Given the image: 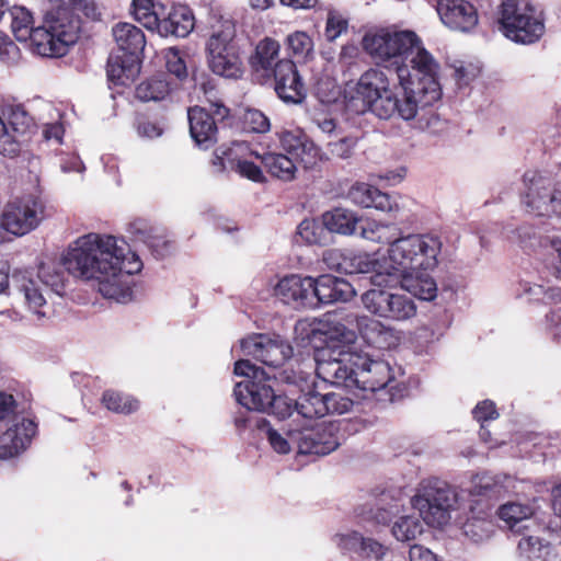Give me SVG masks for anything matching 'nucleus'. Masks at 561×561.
<instances>
[{"instance_id":"f257e3e1","label":"nucleus","mask_w":561,"mask_h":561,"mask_svg":"<svg viewBox=\"0 0 561 561\" xmlns=\"http://www.w3.org/2000/svg\"><path fill=\"white\" fill-rule=\"evenodd\" d=\"M439 65L431 53H422L413 61V72L398 68L399 87L390 88V81L383 70L369 68L358 79L356 96L362 101V111L369 110L381 119L398 116L404 121L413 119L417 110L432 106L440 100L442 89L438 82Z\"/></svg>"},{"instance_id":"f03ea898","label":"nucleus","mask_w":561,"mask_h":561,"mask_svg":"<svg viewBox=\"0 0 561 561\" xmlns=\"http://www.w3.org/2000/svg\"><path fill=\"white\" fill-rule=\"evenodd\" d=\"M64 265L75 277L96 283L106 299L126 302L133 296V276L142 270V261L125 239L89 232L69 243Z\"/></svg>"},{"instance_id":"7ed1b4c3","label":"nucleus","mask_w":561,"mask_h":561,"mask_svg":"<svg viewBox=\"0 0 561 561\" xmlns=\"http://www.w3.org/2000/svg\"><path fill=\"white\" fill-rule=\"evenodd\" d=\"M323 333L329 341L337 344L318 351L316 373L320 379L336 387L371 392L394 381L390 364L358 352L355 345L356 333L345 324L328 322Z\"/></svg>"},{"instance_id":"20e7f679","label":"nucleus","mask_w":561,"mask_h":561,"mask_svg":"<svg viewBox=\"0 0 561 561\" xmlns=\"http://www.w3.org/2000/svg\"><path fill=\"white\" fill-rule=\"evenodd\" d=\"M442 245L440 238L432 233L398 234L382 254L383 273L374 277V286L400 285L421 300H434L437 285L428 272L438 265Z\"/></svg>"},{"instance_id":"39448f33","label":"nucleus","mask_w":561,"mask_h":561,"mask_svg":"<svg viewBox=\"0 0 561 561\" xmlns=\"http://www.w3.org/2000/svg\"><path fill=\"white\" fill-rule=\"evenodd\" d=\"M48 3L43 25L35 28L36 53L43 57H61L79 38V12L91 20H98L100 12L94 0H48Z\"/></svg>"},{"instance_id":"423d86ee","label":"nucleus","mask_w":561,"mask_h":561,"mask_svg":"<svg viewBox=\"0 0 561 561\" xmlns=\"http://www.w3.org/2000/svg\"><path fill=\"white\" fill-rule=\"evenodd\" d=\"M67 277L64 268L56 262H42L36 271H15L11 275V287L23 301L24 307L37 321L50 317L48 301L53 296L62 297Z\"/></svg>"},{"instance_id":"0eeeda50","label":"nucleus","mask_w":561,"mask_h":561,"mask_svg":"<svg viewBox=\"0 0 561 561\" xmlns=\"http://www.w3.org/2000/svg\"><path fill=\"white\" fill-rule=\"evenodd\" d=\"M236 376L244 377L245 380L237 382L233 394L239 404L248 410L267 412L278 419H297L295 400L286 396H276L272 387L262 379L270 376L248 359H239L234 364Z\"/></svg>"},{"instance_id":"6e6552de","label":"nucleus","mask_w":561,"mask_h":561,"mask_svg":"<svg viewBox=\"0 0 561 561\" xmlns=\"http://www.w3.org/2000/svg\"><path fill=\"white\" fill-rule=\"evenodd\" d=\"M363 48L377 66L393 69H409L413 72V61L419 54L428 53L422 39L413 31L389 32L380 30L363 37Z\"/></svg>"},{"instance_id":"1a4fd4ad","label":"nucleus","mask_w":561,"mask_h":561,"mask_svg":"<svg viewBox=\"0 0 561 561\" xmlns=\"http://www.w3.org/2000/svg\"><path fill=\"white\" fill-rule=\"evenodd\" d=\"M240 347L244 355L253 356L267 367L268 370L264 369V371L270 376L264 377L262 382L268 379L284 383H296L298 378L305 380L302 371H296L288 366L287 360L293 355V347L285 341L255 334L242 339Z\"/></svg>"},{"instance_id":"9d476101","label":"nucleus","mask_w":561,"mask_h":561,"mask_svg":"<svg viewBox=\"0 0 561 561\" xmlns=\"http://www.w3.org/2000/svg\"><path fill=\"white\" fill-rule=\"evenodd\" d=\"M206 50L209 68L214 73L229 79H238L242 76L241 47L233 20L221 19L213 25Z\"/></svg>"},{"instance_id":"9b49d317","label":"nucleus","mask_w":561,"mask_h":561,"mask_svg":"<svg viewBox=\"0 0 561 561\" xmlns=\"http://www.w3.org/2000/svg\"><path fill=\"white\" fill-rule=\"evenodd\" d=\"M411 505L428 526L443 527L459 506V494L447 482L428 479L420 483L411 499Z\"/></svg>"},{"instance_id":"f8f14e48","label":"nucleus","mask_w":561,"mask_h":561,"mask_svg":"<svg viewBox=\"0 0 561 561\" xmlns=\"http://www.w3.org/2000/svg\"><path fill=\"white\" fill-rule=\"evenodd\" d=\"M302 376L305 380L298 378L295 383L301 393L295 400L297 419H293L294 422L311 424L327 415H341L351 411L353 400L348 397L339 392L321 393L314 389L313 381H309V374L302 373Z\"/></svg>"},{"instance_id":"ddd939ff","label":"nucleus","mask_w":561,"mask_h":561,"mask_svg":"<svg viewBox=\"0 0 561 561\" xmlns=\"http://www.w3.org/2000/svg\"><path fill=\"white\" fill-rule=\"evenodd\" d=\"M497 22L503 35L519 44L536 43L545 33L543 20L536 15V9L517 0L502 2Z\"/></svg>"},{"instance_id":"4468645a","label":"nucleus","mask_w":561,"mask_h":561,"mask_svg":"<svg viewBox=\"0 0 561 561\" xmlns=\"http://www.w3.org/2000/svg\"><path fill=\"white\" fill-rule=\"evenodd\" d=\"M201 150H211L213 157L210 160L214 172L222 173L227 170H233L242 178H245L255 183H264L265 176L259 165L253 161L243 158L244 142H196Z\"/></svg>"},{"instance_id":"2eb2a0df","label":"nucleus","mask_w":561,"mask_h":561,"mask_svg":"<svg viewBox=\"0 0 561 561\" xmlns=\"http://www.w3.org/2000/svg\"><path fill=\"white\" fill-rule=\"evenodd\" d=\"M523 203L527 211L537 216H561V191L552 187L549 178L529 170L523 175Z\"/></svg>"},{"instance_id":"dca6fc26","label":"nucleus","mask_w":561,"mask_h":561,"mask_svg":"<svg viewBox=\"0 0 561 561\" xmlns=\"http://www.w3.org/2000/svg\"><path fill=\"white\" fill-rule=\"evenodd\" d=\"M45 218L44 202L33 195L10 201L1 215V226L14 236L22 237L35 230Z\"/></svg>"},{"instance_id":"f3484780","label":"nucleus","mask_w":561,"mask_h":561,"mask_svg":"<svg viewBox=\"0 0 561 561\" xmlns=\"http://www.w3.org/2000/svg\"><path fill=\"white\" fill-rule=\"evenodd\" d=\"M364 308L376 317L390 321H408L416 316V304L407 294L371 288L362 295Z\"/></svg>"},{"instance_id":"a211bd4d","label":"nucleus","mask_w":561,"mask_h":561,"mask_svg":"<svg viewBox=\"0 0 561 561\" xmlns=\"http://www.w3.org/2000/svg\"><path fill=\"white\" fill-rule=\"evenodd\" d=\"M210 111L199 105L187 108L192 140H216L219 128L232 125L233 116L222 102H210Z\"/></svg>"},{"instance_id":"6ab92c4d","label":"nucleus","mask_w":561,"mask_h":561,"mask_svg":"<svg viewBox=\"0 0 561 561\" xmlns=\"http://www.w3.org/2000/svg\"><path fill=\"white\" fill-rule=\"evenodd\" d=\"M300 454L325 456L340 446L337 422L300 424Z\"/></svg>"},{"instance_id":"aec40b11","label":"nucleus","mask_w":561,"mask_h":561,"mask_svg":"<svg viewBox=\"0 0 561 561\" xmlns=\"http://www.w3.org/2000/svg\"><path fill=\"white\" fill-rule=\"evenodd\" d=\"M267 81H273L277 96L286 103L298 104L306 98V85L296 64L290 59L278 60L274 71L266 77Z\"/></svg>"},{"instance_id":"412c9836","label":"nucleus","mask_w":561,"mask_h":561,"mask_svg":"<svg viewBox=\"0 0 561 561\" xmlns=\"http://www.w3.org/2000/svg\"><path fill=\"white\" fill-rule=\"evenodd\" d=\"M313 277L288 275L278 280L274 287V294L284 304L294 308H316L313 298Z\"/></svg>"},{"instance_id":"4be33fe9","label":"nucleus","mask_w":561,"mask_h":561,"mask_svg":"<svg viewBox=\"0 0 561 561\" xmlns=\"http://www.w3.org/2000/svg\"><path fill=\"white\" fill-rule=\"evenodd\" d=\"M437 13L447 27L463 33L472 31L479 22L476 7L467 0H438Z\"/></svg>"},{"instance_id":"5701e85b","label":"nucleus","mask_w":561,"mask_h":561,"mask_svg":"<svg viewBox=\"0 0 561 561\" xmlns=\"http://www.w3.org/2000/svg\"><path fill=\"white\" fill-rule=\"evenodd\" d=\"M37 424L31 417H21L0 435V459L7 460L24 453L36 435Z\"/></svg>"},{"instance_id":"b1692460","label":"nucleus","mask_w":561,"mask_h":561,"mask_svg":"<svg viewBox=\"0 0 561 561\" xmlns=\"http://www.w3.org/2000/svg\"><path fill=\"white\" fill-rule=\"evenodd\" d=\"M256 426L275 453L287 455L294 449H297L300 454L301 435L299 423L294 421L287 422L279 428H275L265 419H259Z\"/></svg>"},{"instance_id":"393cba45","label":"nucleus","mask_w":561,"mask_h":561,"mask_svg":"<svg viewBox=\"0 0 561 561\" xmlns=\"http://www.w3.org/2000/svg\"><path fill=\"white\" fill-rule=\"evenodd\" d=\"M195 26L193 11L185 4L162 5L157 32L161 36L186 37Z\"/></svg>"},{"instance_id":"a878e982","label":"nucleus","mask_w":561,"mask_h":561,"mask_svg":"<svg viewBox=\"0 0 561 561\" xmlns=\"http://www.w3.org/2000/svg\"><path fill=\"white\" fill-rule=\"evenodd\" d=\"M354 322L362 340L371 347L390 350L399 344V332L376 319L356 316Z\"/></svg>"},{"instance_id":"bb28decb","label":"nucleus","mask_w":561,"mask_h":561,"mask_svg":"<svg viewBox=\"0 0 561 561\" xmlns=\"http://www.w3.org/2000/svg\"><path fill=\"white\" fill-rule=\"evenodd\" d=\"M347 198L357 206L375 208L382 213L393 214L400 210L396 196L363 182H356L350 187Z\"/></svg>"},{"instance_id":"cd10ccee","label":"nucleus","mask_w":561,"mask_h":561,"mask_svg":"<svg viewBox=\"0 0 561 561\" xmlns=\"http://www.w3.org/2000/svg\"><path fill=\"white\" fill-rule=\"evenodd\" d=\"M316 308L320 304L346 302L355 296V289L345 279L332 275H321L313 278Z\"/></svg>"},{"instance_id":"c85d7f7f","label":"nucleus","mask_w":561,"mask_h":561,"mask_svg":"<svg viewBox=\"0 0 561 561\" xmlns=\"http://www.w3.org/2000/svg\"><path fill=\"white\" fill-rule=\"evenodd\" d=\"M382 254L381 253H365V252H345L342 262L329 263L330 268H335L348 274L356 273H370V282L374 285V277L379 273H383L381 270Z\"/></svg>"},{"instance_id":"c756f323","label":"nucleus","mask_w":561,"mask_h":561,"mask_svg":"<svg viewBox=\"0 0 561 561\" xmlns=\"http://www.w3.org/2000/svg\"><path fill=\"white\" fill-rule=\"evenodd\" d=\"M280 45L279 43L271 37H264L261 39L249 57V65L253 75L266 82V77L274 71V65L279 60Z\"/></svg>"},{"instance_id":"7c9ffc66","label":"nucleus","mask_w":561,"mask_h":561,"mask_svg":"<svg viewBox=\"0 0 561 561\" xmlns=\"http://www.w3.org/2000/svg\"><path fill=\"white\" fill-rule=\"evenodd\" d=\"M140 64V58H134L126 54L110 55L106 64L108 82L115 87L129 85L138 77Z\"/></svg>"},{"instance_id":"2f4dec72","label":"nucleus","mask_w":561,"mask_h":561,"mask_svg":"<svg viewBox=\"0 0 561 561\" xmlns=\"http://www.w3.org/2000/svg\"><path fill=\"white\" fill-rule=\"evenodd\" d=\"M114 39L122 51L133 56L134 58H140V54L144 51L146 46V37L144 32L134 24L127 22H119L113 27Z\"/></svg>"},{"instance_id":"473e14b6","label":"nucleus","mask_w":561,"mask_h":561,"mask_svg":"<svg viewBox=\"0 0 561 561\" xmlns=\"http://www.w3.org/2000/svg\"><path fill=\"white\" fill-rule=\"evenodd\" d=\"M499 518L505 526L517 534L528 530L534 525V510L530 505L520 502H507L500 506L497 511Z\"/></svg>"},{"instance_id":"72a5a7b5","label":"nucleus","mask_w":561,"mask_h":561,"mask_svg":"<svg viewBox=\"0 0 561 561\" xmlns=\"http://www.w3.org/2000/svg\"><path fill=\"white\" fill-rule=\"evenodd\" d=\"M522 561H557V553L549 542L534 535H524L517 546Z\"/></svg>"},{"instance_id":"f704fd0d","label":"nucleus","mask_w":561,"mask_h":561,"mask_svg":"<svg viewBox=\"0 0 561 561\" xmlns=\"http://www.w3.org/2000/svg\"><path fill=\"white\" fill-rule=\"evenodd\" d=\"M5 18L10 22L14 37L20 42L30 39L33 50L36 53V41H34L36 27H33L32 13L23 7H13L7 11Z\"/></svg>"},{"instance_id":"c9c22d12","label":"nucleus","mask_w":561,"mask_h":561,"mask_svg":"<svg viewBox=\"0 0 561 561\" xmlns=\"http://www.w3.org/2000/svg\"><path fill=\"white\" fill-rule=\"evenodd\" d=\"M359 218L351 209L337 207L322 215V225L330 231L343 236H351L356 231Z\"/></svg>"},{"instance_id":"e433bc0d","label":"nucleus","mask_w":561,"mask_h":561,"mask_svg":"<svg viewBox=\"0 0 561 561\" xmlns=\"http://www.w3.org/2000/svg\"><path fill=\"white\" fill-rule=\"evenodd\" d=\"M511 478L493 476L490 473L476 474L471 478L466 491L472 496H492L500 495L508 488L505 482H510Z\"/></svg>"},{"instance_id":"4c0bfd02","label":"nucleus","mask_w":561,"mask_h":561,"mask_svg":"<svg viewBox=\"0 0 561 561\" xmlns=\"http://www.w3.org/2000/svg\"><path fill=\"white\" fill-rule=\"evenodd\" d=\"M495 526L485 512L472 515L462 525V534L473 543H482L494 534Z\"/></svg>"},{"instance_id":"58836bf2","label":"nucleus","mask_w":561,"mask_h":561,"mask_svg":"<svg viewBox=\"0 0 561 561\" xmlns=\"http://www.w3.org/2000/svg\"><path fill=\"white\" fill-rule=\"evenodd\" d=\"M256 158L262 160L263 165L266 171L278 180L288 182L294 180L296 174V165L294 161L283 153H265L263 156H259L253 152Z\"/></svg>"},{"instance_id":"ea45409f","label":"nucleus","mask_w":561,"mask_h":561,"mask_svg":"<svg viewBox=\"0 0 561 561\" xmlns=\"http://www.w3.org/2000/svg\"><path fill=\"white\" fill-rule=\"evenodd\" d=\"M171 92V83L164 75L141 81L135 90V95L142 102L164 100Z\"/></svg>"},{"instance_id":"a19ab883","label":"nucleus","mask_w":561,"mask_h":561,"mask_svg":"<svg viewBox=\"0 0 561 561\" xmlns=\"http://www.w3.org/2000/svg\"><path fill=\"white\" fill-rule=\"evenodd\" d=\"M399 233L400 230L391 222L365 219L360 225L362 238L377 243L390 244Z\"/></svg>"},{"instance_id":"79ce46f5","label":"nucleus","mask_w":561,"mask_h":561,"mask_svg":"<svg viewBox=\"0 0 561 561\" xmlns=\"http://www.w3.org/2000/svg\"><path fill=\"white\" fill-rule=\"evenodd\" d=\"M101 402L105 409L117 414H131L139 409V401L135 397L113 389L103 392Z\"/></svg>"},{"instance_id":"37998d69","label":"nucleus","mask_w":561,"mask_h":561,"mask_svg":"<svg viewBox=\"0 0 561 561\" xmlns=\"http://www.w3.org/2000/svg\"><path fill=\"white\" fill-rule=\"evenodd\" d=\"M131 5L135 20L146 28L156 31L163 3H154L153 0H133Z\"/></svg>"},{"instance_id":"c03bdc74","label":"nucleus","mask_w":561,"mask_h":561,"mask_svg":"<svg viewBox=\"0 0 561 561\" xmlns=\"http://www.w3.org/2000/svg\"><path fill=\"white\" fill-rule=\"evenodd\" d=\"M423 533V525L419 517L414 515H403L398 517L392 526V536L401 542H409L417 538Z\"/></svg>"},{"instance_id":"a18cd8bd","label":"nucleus","mask_w":561,"mask_h":561,"mask_svg":"<svg viewBox=\"0 0 561 561\" xmlns=\"http://www.w3.org/2000/svg\"><path fill=\"white\" fill-rule=\"evenodd\" d=\"M517 296L528 301L550 302L561 300V290L559 288H546L540 284L520 282L517 288Z\"/></svg>"},{"instance_id":"49530a36","label":"nucleus","mask_w":561,"mask_h":561,"mask_svg":"<svg viewBox=\"0 0 561 561\" xmlns=\"http://www.w3.org/2000/svg\"><path fill=\"white\" fill-rule=\"evenodd\" d=\"M285 45L288 55L298 60H306L313 51L312 38L302 31L289 34L286 37Z\"/></svg>"},{"instance_id":"de8ad7c7","label":"nucleus","mask_w":561,"mask_h":561,"mask_svg":"<svg viewBox=\"0 0 561 561\" xmlns=\"http://www.w3.org/2000/svg\"><path fill=\"white\" fill-rule=\"evenodd\" d=\"M268 118L259 110H248L240 118V131L244 134H264L268 131Z\"/></svg>"},{"instance_id":"09e8293b","label":"nucleus","mask_w":561,"mask_h":561,"mask_svg":"<svg viewBox=\"0 0 561 561\" xmlns=\"http://www.w3.org/2000/svg\"><path fill=\"white\" fill-rule=\"evenodd\" d=\"M21 417H28L24 414V407L13 394L0 391V422H19Z\"/></svg>"},{"instance_id":"8fccbe9b","label":"nucleus","mask_w":561,"mask_h":561,"mask_svg":"<svg viewBox=\"0 0 561 561\" xmlns=\"http://www.w3.org/2000/svg\"><path fill=\"white\" fill-rule=\"evenodd\" d=\"M127 231L135 241L144 242L150 248H153L158 244L157 229L152 227L146 219H134L128 224Z\"/></svg>"},{"instance_id":"3c124183","label":"nucleus","mask_w":561,"mask_h":561,"mask_svg":"<svg viewBox=\"0 0 561 561\" xmlns=\"http://www.w3.org/2000/svg\"><path fill=\"white\" fill-rule=\"evenodd\" d=\"M290 153L298 157L306 168H312L318 161L328 159L327 152L317 142H297Z\"/></svg>"},{"instance_id":"603ef678","label":"nucleus","mask_w":561,"mask_h":561,"mask_svg":"<svg viewBox=\"0 0 561 561\" xmlns=\"http://www.w3.org/2000/svg\"><path fill=\"white\" fill-rule=\"evenodd\" d=\"M364 536L356 530L336 533L332 537L333 543L343 553L354 552L358 556Z\"/></svg>"},{"instance_id":"864d4df0","label":"nucleus","mask_w":561,"mask_h":561,"mask_svg":"<svg viewBox=\"0 0 561 561\" xmlns=\"http://www.w3.org/2000/svg\"><path fill=\"white\" fill-rule=\"evenodd\" d=\"M390 548L371 537H364L358 556L369 561H382L389 554Z\"/></svg>"},{"instance_id":"5fc2aeb1","label":"nucleus","mask_w":561,"mask_h":561,"mask_svg":"<svg viewBox=\"0 0 561 561\" xmlns=\"http://www.w3.org/2000/svg\"><path fill=\"white\" fill-rule=\"evenodd\" d=\"M165 68L170 75H173L179 80H184L187 77V67L185 60L180 55L176 48H169L165 53Z\"/></svg>"},{"instance_id":"6e6d98bb","label":"nucleus","mask_w":561,"mask_h":561,"mask_svg":"<svg viewBox=\"0 0 561 561\" xmlns=\"http://www.w3.org/2000/svg\"><path fill=\"white\" fill-rule=\"evenodd\" d=\"M297 234L302 241L316 244L322 240L323 227L314 219H305L299 224Z\"/></svg>"},{"instance_id":"4d7b16f0","label":"nucleus","mask_w":561,"mask_h":561,"mask_svg":"<svg viewBox=\"0 0 561 561\" xmlns=\"http://www.w3.org/2000/svg\"><path fill=\"white\" fill-rule=\"evenodd\" d=\"M134 126L140 137L152 139L161 137L163 134L162 126L158 122L151 121L146 115H138Z\"/></svg>"},{"instance_id":"13d9d810","label":"nucleus","mask_w":561,"mask_h":561,"mask_svg":"<svg viewBox=\"0 0 561 561\" xmlns=\"http://www.w3.org/2000/svg\"><path fill=\"white\" fill-rule=\"evenodd\" d=\"M346 30L347 21L345 19L331 13L329 14L324 32V35L329 42L335 41Z\"/></svg>"},{"instance_id":"bf43d9fd","label":"nucleus","mask_w":561,"mask_h":561,"mask_svg":"<svg viewBox=\"0 0 561 561\" xmlns=\"http://www.w3.org/2000/svg\"><path fill=\"white\" fill-rule=\"evenodd\" d=\"M473 417L483 425L484 422L495 420L499 414L495 404L490 400L479 402L472 411Z\"/></svg>"},{"instance_id":"052dcab7","label":"nucleus","mask_w":561,"mask_h":561,"mask_svg":"<svg viewBox=\"0 0 561 561\" xmlns=\"http://www.w3.org/2000/svg\"><path fill=\"white\" fill-rule=\"evenodd\" d=\"M410 561H439L437 554L421 545H413L409 551Z\"/></svg>"},{"instance_id":"680f3d73","label":"nucleus","mask_w":561,"mask_h":561,"mask_svg":"<svg viewBox=\"0 0 561 561\" xmlns=\"http://www.w3.org/2000/svg\"><path fill=\"white\" fill-rule=\"evenodd\" d=\"M45 140H62L65 136V126L60 122L46 124L43 130Z\"/></svg>"},{"instance_id":"e2e57ef3","label":"nucleus","mask_w":561,"mask_h":561,"mask_svg":"<svg viewBox=\"0 0 561 561\" xmlns=\"http://www.w3.org/2000/svg\"><path fill=\"white\" fill-rule=\"evenodd\" d=\"M407 176V169L404 167H399L394 170L387 171L378 175L380 180H383L388 183V185L394 186L401 183Z\"/></svg>"},{"instance_id":"0e129e2a","label":"nucleus","mask_w":561,"mask_h":561,"mask_svg":"<svg viewBox=\"0 0 561 561\" xmlns=\"http://www.w3.org/2000/svg\"><path fill=\"white\" fill-rule=\"evenodd\" d=\"M476 77L473 70H468L467 67L460 66L455 68L454 79L456 80L459 88L466 87Z\"/></svg>"},{"instance_id":"69168bd1","label":"nucleus","mask_w":561,"mask_h":561,"mask_svg":"<svg viewBox=\"0 0 561 561\" xmlns=\"http://www.w3.org/2000/svg\"><path fill=\"white\" fill-rule=\"evenodd\" d=\"M21 142H0V156L13 159L21 152Z\"/></svg>"},{"instance_id":"338daca9","label":"nucleus","mask_w":561,"mask_h":561,"mask_svg":"<svg viewBox=\"0 0 561 561\" xmlns=\"http://www.w3.org/2000/svg\"><path fill=\"white\" fill-rule=\"evenodd\" d=\"M331 153L337 154L339 157L346 158L350 152L348 142H325Z\"/></svg>"},{"instance_id":"774afa93","label":"nucleus","mask_w":561,"mask_h":561,"mask_svg":"<svg viewBox=\"0 0 561 561\" xmlns=\"http://www.w3.org/2000/svg\"><path fill=\"white\" fill-rule=\"evenodd\" d=\"M552 507L556 514L561 517V484L552 490Z\"/></svg>"}]
</instances>
